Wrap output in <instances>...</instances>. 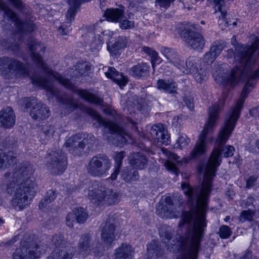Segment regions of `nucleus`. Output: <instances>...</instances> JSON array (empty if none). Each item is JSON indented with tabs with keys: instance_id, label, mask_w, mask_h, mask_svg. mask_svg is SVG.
I'll return each mask as SVG.
<instances>
[{
	"instance_id": "f257e3e1",
	"label": "nucleus",
	"mask_w": 259,
	"mask_h": 259,
	"mask_svg": "<svg viewBox=\"0 0 259 259\" xmlns=\"http://www.w3.org/2000/svg\"><path fill=\"white\" fill-rule=\"evenodd\" d=\"M239 114H230L226 117L222 126L218 139L217 147L212 151L205 168L204 181L201 187H191L184 183L182 188L187 197L190 211H184L179 224V227L187 228L185 236L179 235L173 237L175 231L169 227L161 228L159 235L165 244L167 250L176 252H198L201 238L207 224L205 214L208 200L211 189V181L215 175L217 167L222 161L221 155L229 157L233 155L235 148L230 145L223 146L231 136L239 117Z\"/></svg>"
},
{
	"instance_id": "f03ea898",
	"label": "nucleus",
	"mask_w": 259,
	"mask_h": 259,
	"mask_svg": "<svg viewBox=\"0 0 259 259\" xmlns=\"http://www.w3.org/2000/svg\"><path fill=\"white\" fill-rule=\"evenodd\" d=\"M255 51L256 48L253 45H239L235 47L234 55L236 64L224 80L227 84L233 87L241 79H245L246 83L231 113L241 112L245 99L254 88L256 80L259 79V67H256L255 60L252 57Z\"/></svg>"
},
{
	"instance_id": "7ed1b4c3",
	"label": "nucleus",
	"mask_w": 259,
	"mask_h": 259,
	"mask_svg": "<svg viewBox=\"0 0 259 259\" xmlns=\"http://www.w3.org/2000/svg\"><path fill=\"white\" fill-rule=\"evenodd\" d=\"M34 169L29 163H25L18 169L5 174L8 181L6 191L13 195L11 205L17 211H21L31 203L37 190V185L32 176Z\"/></svg>"
},
{
	"instance_id": "20e7f679",
	"label": "nucleus",
	"mask_w": 259,
	"mask_h": 259,
	"mask_svg": "<svg viewBox=\"0 0 259 259\" xmlns=\"http://www.w3.org/2000/svg\"><path fill=\"white\" fill-rule=\"evenodd\" d=\"M0 73L8 79L30 76L32 83L45 89L48 96L55 97L62 101L61 93L55 88L48 77L35 74L31 75L28 66L14 58H0Z\"/></svg>"
},
{
	"instance_id": "39448f33",
	"label": "nucleus",
	"mask_w": 259,
	"mask_h": 259,
	"mask_svg": "<svg viewBox=\"0 0 259 259\" xmlns=\"http://www.w3.org/2000/svg\"><path fill=\"white\" fill-rule=\"evenodd\" d=\"M96 126H103V132L108 141L116 146L125 144L129 136L122 126L120 121L112 116L103 117L101 114H89Z\"/></svg>"
},
{
	"instance_id": "423d86ee",
	"label": "nucleus",
	"mask_w": 259,
	"mask_h": 259,
	"mask_svg": "<svg viewBox=\"0 0 259 259\" xmlns=\"http://www.w3.org/2000/svg\"><path fill=\"white\" fill-rule=\"evenodd\" d=\"M27 46L29 48L30 55L33 62L39 68L44 71L47 75L52 76L59 83L65 86L66 88L71 89L73 84L69 79L64 78L60 74L54 73L50 69L42 60L40 53L45 52L46 46L40 41L34 38L30 37L27 40Z\"/></svg>"
},
{
	"instance_id": "0eeeda50",
	"label": "nucleus",
	"mask_w": 259,
	"mask_h": 259,
	"mask_svg": "<svg viewBox=\"0 0 259 259\" xmlns=\"http://www.w3.org/2000/svg\"><path fill=\"white\" fill-rule=\"evenodd\" d=\"M84 192L91 201L98 205L103 202L108 205H114L119 202L120 197V194L118 192L107 189L97 181L92 183L89 189L85 190Z\"/></svg>"
},
{
	"instance_id": "6e6552de",
	"label": "nucleus",
	"mask_w": 259,
	"mask_h": 259,
	"mask_svg": "<svg viewBox=\"0 0 259 259\" xmlns=\"http://www.w3.org/2000/svg\"><path fill=\"white\" fill-rule=\"evenodd\" d=\"M219 119V114H209L204 127L197 140L194 148L188 157L184 158L182 162L188 163L191 160H195L205 154L207 151V135L213 132Z\"/></svg>"
},
{
	"instance_id": "1a4fd4ad",
	"label": "nucleus",
	"mask_w": 259,
	"mask_h": 259,
	"mask_svg": "<svg viewBox=\"0 0 259 259\" xmlns=\"http://www.w3.org/2000/svg\"><path fill=\"white\" fill-rule=\"evenodd\" d=\"M0 9L4 12V18L14 23L19 36L18 41H22L24 38L23 35L27 34L34 31L35 25L31 21H22L18 18L16 14L7 7L6 4L0 0Z\"/></svg>"
},
{
	"instance_id": "9d476101",
	"label": "nucleus",
	"mask_w": 259,
	"mask_h": 259,
	"mask_svg": "<svg viewBox=\"0 0 259 259\" xmlns=\"http://www.w3.org/2000/svg\"><path fill=\"white\" fill-rule=\"evenodd\" d=\"M45 159V165L52 175H61L66 169L67 158L66 154L61 150L49 151Z\"/></svg>"
},
{
	"instance_id": "9b49d317",
	"label": "nucleus",
	"mask_w": 259,
	"mask_h": 259,
	"mask_svg": "<svg viewBox=\"0 0 259 259\" xmlns=\"http://www.w3.org/2000/svg\"><path fill=\"white\" fill-rule=\"evenodd\" d=\"M111 166L109 157L104 154H98L93 156L86 165L88 173L94 177L106 176Z\"/></svg>"
},
{
	"instance_id": "f8f14e48",
	"label": "nucleus",
	"mask_w": 259,
	"mask_h": 259,
	"mask_svg": "<svg viewBox=\"0 0 259 259\" xmlns=\"http://www.w3.org/2000/svg\"><path fill=\"white\" fill-rule=\"evenodd\" d=\"M144 139L153 141L154 143L168 145L170 137L162 124L148 125L146 127L145 133L140 135Z\"/></svg>"
},
{
	"instance_id": "ddd939ff",
	"label": "nucleus",
	"mask_w": 259,
	"mask_h": 259,
	"mask_svg": "<svg viewBox=\"0 0 259 259\" xmlns=\"http://www.w3.org/2000/svg\"><path fill=\"white\" fill-rule=\"evenodd\" d=\"M197 25H192L190 27L185 29L182 32V36L185 42L193 49L201 52L205 45L203 36L199 32H195Z\"/></svg>"
},
{
	"instance_id": "4468645a",
	"label": "nucleus",
	"mask_w": 259,
	"mask_h": 259,
	"mask_svg": "<svg viewBox=\"0 0 259 259\" xmlns=\"http://www.w3.org/2000/svg\"><path fill=\"white\" fill-rule=\"evenodd\" d=\"M91 0H68L70 6L66 14V22L62 23L58 28V31L62 35H68L72 30L71 23L80 5Z\"/></svg>"
},
{
	"instance_id": "2eb2a0df",
	"label": "nucleus",
	"mask_w": 259,
	"mask_h": 259,
	"mask_svg": "<svg viewBox=\"0 0 259 259\" xmlns=\"http://www.w3.org/2000/svg\"><path fill=\"white\" fill-rule=\"evenodd\" d=\"M44 252L45 250L35 242L28 246L21 242L20 247L13 253V259H37Z\"/></svg>"
},
{
	"instance_id": "dca6fc26",
	"label": "nucleus",
	"mask_w": 259,
	"mask_h": 259,
	"mask_svg": "<svg viewBox=\"0 0 259 259\" xmlns=\"http://www.w3.org/2000/svg\"><path fill=\"white\" fill-rule=\"evenodd\" d=\"M94 241L89 233L82 234L77 244L79 254L84 257L90 254H93L95 256H100L102 253L101 250L98 247H94Z\"/></svg>"
},
{
	"instance_id": "f3484780",
	"label": "nucleus",
	"mask_w": 259,
	"mask_h": 259,
	"mask_svg": "<svg viewBox=\"0 0 259 259\" xmlns=\"http://www.w3.org/2000/svg\"><path fill=\"white\" fill-rule=\"evenodd\" d=\"M21 111L29 113H48L49 109L45 104L38 102L34 97L24 98L19 101Z\"/></svg>"
},
{
	"instance_id": "a211bd4d",
	"label": "nucleus",
	"mask_w": 259,
	"mask_h": 259,
	"mask_svg": "<svg viewBox=\"0 0 259 259\" xmlns=\"http://www.w3.org/2000/svg\"><path fill=\"white\" fill-rule=\"evenodd\" d=\"M64 146L72 154H78L84 148V143L82 142V134H76L67 139Z\"/></svg>"
},
{
	"instance_id": "6ab92c4d",
	"label": "nucleus",
	"mask_w": 259,
	"mask_h": 259,
	"mask_svg": "<svg viewBox=\"0 0 259 259\" xmlns=\"http://www.w3.org/2000/svg\"><path fill=\"white\" fill-rule=\"evenodd\" d=\"M114 222V219H109L102 230V239L107 245H110L115 238Z\"/></svg>"
},
{
	"instance_id": "aec40b11",
	"label": "nucleus",
	"mask_w": 259,
	"mask_h": 259,
	"mask_svg": "<svg viewBox=\"0 0 259 259\" xmlns=\"http://www.w3.org/2000/svg\"><path fill=\"white\" fill-rule=\"evenodd\" d=\"M75 251L70 245L62 246L61 248H55L47 259H72Z\"/></svg>"
},
{
	"instance_id": "412c9836",
	"label": "nucleus",
	"mask_w": 259,
	"mask_h": 259,
	"mask_svg": "<svg viewBox=\"0 0 259 259\" xmlns=\"http://www.w3.org/2000/svg\"><path fill=\"white\" fill-rule=\"evenodd\" d=\"M91 69V66L87 62L78 64L71 76L74 80L79 82L88 80L90 76L89 71Z\"/></svg>"
},
{
	"instance_id": "4be33fe9",
	"label": "nucleus",
	"mask_w": 259,
	"mask_h": 259,
	"mask_svg": "<svg viewBox=\"0 0 259 259\" xmlns=\"http://www.w3.org/2000/svg\"><path fill=\"white\" fill-rule=\"evenodd\" d=\"M129 162L133 168L141 170L147 167L148 159L142 153H133L129 156Z\"/></svg>"
},
{
	"instance_id": "5701e85b",
	"label": "nucleus",
	"mask_w": 259,
	"mask_h": 259,
	"mask_svg": "<svg viewBox=\"0 0 259 259\" xmlns=\"http://www.w3.org/2000/svg\"><path fill=\"white\" fill-rule=\"evenodd\" d=\"M160 52L169 63L176 66L181 65L182 59L174 49L163 46L160 48Z\"/></svg>"
},
{
	"instance_id": "b1692460",
	"label": "nucleus",
	"mask_w": 259,
	"mask_h": 259,
	"mask_svg": "<svg viewBox=\"0 0 259 259\" xmlns=\"http://www.w3.org/2000/svg\"><path fill=\"white\" fill-rule=\"evenodd\" d=\"M150 66L142 62L133 66L130 70V74L136 78L147 77L149 74Z\"/></svg>"
},
{
	"instance_id": "393cba45",
	"label": "nucleus",
	"mask_w": 259,
	"mask_h": 259,
	"mask_svg": "<svg viewBox=\"0 0 259 259\" xmlns=\"http://www.w3.org/2000/svg\"><path fill=\"white\" fill-rule=\"evenodd\" d=\"M134 253V248L131 245L123 243L115 250L114 259H132Z\"/></svg>"
},
{
	"instance_id": "a878e982",
	"label": "nucleus",
	"mask_w": 259,
	"mask_h": 259,
	"mask_svg": "<svg viewBox=\"0 0 259 259\" xmlns=\"http://www.w3.org/2000/svg\"><path fill=\"white\" fill-rule=\"evenodd\" d=\"M124 10L123 6L119 8H110L107 9L104 12V16L109 22L117 23L123 18Z\"/></svg>"
},
{
	"instance_id": "bb28decb",
	"label": "nucleus",
	"mask_w": 259,
	"mask_h": 259,
	"mask_svg": "<svg viewBox=\"0 0 259 259\" xmlns=\"http://www.w3.org/2000/svg\"><path fill=\"white\" fill-rule=\"evenodd\" d=\"M105 75L107 77L116 82L120 88L125 86L127 82L126 78L123 76V74L119 73L114 67H109L107 71L105 72Z\"/></svg>"
},
{
	"instance_id": "cd10ccee",
	"label": "nucleus",
	"mask_w": 259,
	"mask_h": 259,
	"mask_svg": "<svg viewBox=\"0 0 259 259\" xmlns=\"http://www.w3.org/2000/svg\"><path fill=\"white\" fill-rule=\"evenodd\" d=\"M77 93L81 98L88 103L97 105H101L103 103L101 98L88 90L79 89Z\"/></svg>"
},
{
	"instance_id": "c85d7f7f",
	"label": "nucleus",
	"mask_w": 259,
	"mask_h": 259,
	"mask_svg": "<svg viewBox=\"0 0 259 259\" xmlns=\"http://www.w3.org/2000/svg\"><path fill=\"white\" fill-rule=\"evenodd\" d=\"M157 88L165 93L174 94L177 93V83L173 80L158 79L157 83Z\"/></svg>"
},
{
	"instance_id": "c756f323",
	"label": "nucleus",
	"mask_w": 259,
	"mask_h": 259,
	"mask_svg": "<svg viewBox=\"0 0 259 259\" xmlns=\"http://www.w3.org/2000/svg\"><path fill=\"white\" fill-rule=\"evenodd\" d=\"M157 214L162 218H172L177 217L179 212L175 209L169 208V206L164 205L163 203H159L156 207Z\"/></svg>"
},
{
	"instance_id": "7c9ffc66",
	"label": "nucleus",
	"mask_w": 259,
	"mask_h": 259,
	"mask_svg": "<svg viewBox=\"0 0 259 259\" xmlns=\"http://www.w3.org/2000/svg\"><path fill=\"white\" fill-rule=\"evenodd\" d=\"M127 44V40L125 36H119L113 44L107 45V49L112 56H116L119 55V50L124 48Z\"/></svg>"
},
{
	"instance_id": "2f4dec72",
	"label": "nucleus",
	"mask_w": 259,
	"mask_h": 259,
	"mask_svg": "<svg viewBox=\"0 0 259 259\" xmlns=\"http://www.w3.org/2000/svg\"><path fill=\"white\" fill-rule=\"evenodd\" d=\"M197 59L194 57H190L188 58L185 63V66H184V61L182 60L181 65H177V67L185 74H191L195 71L197 68L196 65Z\"/></svg>"
},
{
	"instance_id": "473e14b6",
	"label": "nucleus",
	"mask_w": 259,
	"mask_h": 259,
	"mask_svg": "<svg viewBox=\"0 0 259 259\" xmlns=\"http://www.w3.org/2000/svg\"><path fill=\"white\" fill-rule=\"evenodd\" d=\"M148 256L150 258L161 257L164 252V250L161 248L157 241L152 240L147 245Z\"/></svg>"
},
{
	"instance_id": "72a5a7b5",
	"label": "nucleus",
	"mask_w": 259,
	"mask_h": 259,
	"mask_svg": "<svg viewBox=\"0 0 259 259\" xmlns=\"http://www.w3.org/2000/svg\"><path fill=\"white\" fill-rule=\"evenodd\" d=\"M121 178L125 182H131L139 179V174L137 170L131 168H126L122 170Z\"/></svg>"
},
{
	"instance_id": "f704fd0d",
	"label": "nucleus",
	"mask_w": 259,
	"mask_h": 259,
	"mask_svg": "<svg viewBox=\"0 0 259 259\" xmlns=\"http://www.w3.org/2000/svg\"><path fill=\"white\" fill-rule=\"evenodd\" d=\"M15 114H0V126L10 128L14 126L15 123Z\"/></svg>"
},
{
	"instance_id": "c9c22d12",
	"label": "nucleus",
	"mask_w": 259,
	"mask_h": 259,
	"mask_svg": "<svg viewBox=\"0 0 259 259\" xmlns=\"http://www.w3.org/2000/svg\"><path fill=\"white\" fill-rule=\"evenodd\" d=\"M142 51L151 58L152 66L153 68H155L156 64H159L161 62L162 59L158 56V54L155 50L149 47H143Z\"/></svg>"
},
{
	"instance_id": "e433bc0d",
	"label": "nucleus",
	"mask_w": 259,
	"mask_h": 259,
	"mask_svg": "<svg viewBox=\"0 0 259 259\" xmlns=\"http://www.w3.org/2000/svg\"><path fill=\"white\" fill-rule=\"evenodd\" d=\"M57 194L55 191L49 190L47 191L45 198L42 199L39 204V208L42 209L46 207H49L50 204L56 198Z\"/></svg>"
},
{
	"instance_id": "4c0bfd02",
	"label": "nucleus",
	"mask_w": 259,
	"mask_h": 259,
	"mask_svg": "<svg viewBox=\"0 0 259 259\" xmlns=\"http://www.w3.org/2000/svg\"><path fill=\"white\" fill-rule=\"evenodd\" d=\"M195 79L199 83H202L207 78L209 73L208 70L204 68H201L199 70H197L191 73Z\"/></svg>"
},
{
	"instance_id": "58836bf2",
	"label": "nucleus",
	"mask_w": 259,
	"mask_h": 259,
	"mask_svg": "<svg viewBox=\"0 0 259 259\" xmlns=\"http://www.w3.org/2000/svg\"><path fill=\"white\" fill-rule=\"evenodd\" d=\"M12 153L9 152L6 154L3 150L0 149V169L2 168L4 165H6L7 164H11L14 162L13 156Z\"/></svg>"
},
{
	"instance_id": "ea45409f",
	"label": "nucleus",
	"mask_w": 259,
	"mask_h": 259,
	"mask_svg": "<svg viewBox=\"0 0 259 259\" xmlns=\"http://www.w3.org/2000/svg\"><path fill=\"white\" fill-rule=\"evenodd\" d=\"M77 223H83L88 218V213L83 208H77L74 210Z\"/></svg>"
},
{
	"instance_id": "a19ab883",
	"label": "nucleus",
	"mask_w": 259,
	"mask_h": 259,
	"mask_svg": "<svg viewBox=\"0 0 259 259\" xmlns=\"http://www.w3.org/2000/svg\"><path fill=\"white\" fill-rule=\"evenodd\" d=\"M52 243L55 246V248H61L62 246H68L67 241L64 239L62 234H57L52 236Z\"/></svg>"
},
{
	"instance_id": "79ce46f5",
	"label": "nucleus",
	"mask_w": 259,
	"mask_h": 259,
	"mask_svg": "<svg viewBox=\"0 0 259 259\" xmlns=\"http://www.w3.org/2000/svg\"><path fill=\"white\" fill-rule=\"evenodd\" d=\"M104 43V39L101 34H98V37L97 36L95 37L94 40L90 44V47L91 51L94 52L96 50H98L101 48L102 45Z\"/></svg>"
},
{
	"instance_id": "37998d69",
	"label": "nucleus",
	"mask_w": 259,
	"mask_h": 259,
	"mask_svg": "<svg viewBox=\"0 0 259 259\" xmlns=\"http://www.w3.org/2000/svg\"><path fill=\"white\" fill-rule=\"evenodd\" d=\"M223 49L221 41H216L212 44L209 52L211 54V56H213V57L217 58L221 54Z\"/></svg>"
},
{
	"instance_id": "c03bdc74",
	"label": "nucleus",
	"mask_w": 259,
	"mask_h": 259,
	"mask_svg": "<svg viewBox=\"0 0 259 259\" xmlns=\"http://www.w3.org/2000/svg\"><path fill=\"white\" fill-rule=\"evenodd\" d=\"M190 142V139L185 135H180L175 145V148L182 149L188 145Z\"/></svg>"
},
{
	"instance_id": "a18cd8bd",
	"label": "nucleus",
	"mask_w": 259,
	"mask_h": 259,
	"mask_svg": "<svg viewBox=\"0 0 259 259\" xmlns=\"http://www.w3.org/2000/svg\"><path fill=\"white\" fill-rule=\"evenodd\" d=\"M214 8L215 9V13L219 11L221 13L222 19L225 21V17L226 15V12L223 10V6L224 4V0H213Z\"/></svg>"
},
{
	"instance_id": "49530a36",
	"label": "nucleus",
	"mask_w": 259,
	"mask_h": 259,
	"mask_svg": "<svg viewBox=\"0 0 259 259\" xmlns=\"http://www.w3.org/2000/svg\"><path fill=\"white\" fill-rule=\"evenodd\" d=\"M0 45L3 46L5 49L14 51L15 53H17L20 49L19 44H18L17 42L15 43L14 42L13 44H10L8 42L1 40L0 41Z\"/></svg>"
},
{
	"instance_id": "de8ad7c7",
	"label": "nucleus",
	"mask_w": 259,
	"mask_h": 259,
	"mask_svg": "<svg viewBox=\"0 0 259 259\" xmlns=\"http://www.w3.org/2000/svg\"><path fill=\"white\" fill-rule=\"evenodd\" d=\"M219 233L221 238L226 239L231 236L232 231L228 226L223 225L220 228Z\"/></svg>"
},
{
	"instance_id": "09e8293b",
	"label": "nucleus",
	"mask_w": 259,
	"mask_h": 259,
	"mask_svg": "<svg viewBox=\"0 0 259 259\" xmlns=\"http://www.w3.org/2000/svg\"><path fill=\"white\" fill-rule=\"evenodd\" d=\"M119 23V27L121 29H131L134 27V22L128 20L126 19H121L118 22Z\"/></svg>"
},
{
	"instance_id": "8fccbe9b",
	"label": "nucleus",
	"mask_w": 259,
	"mask_h": 259,
	"mask_svg": "<svg viewBox=\"0 0 259 259\" xmlns=\"http://www.w3.org/2000/svg\"><path fill=\"white\" fill-rule=\"evenodd\" d=\"M96 141V138L92 135L87 134H82V142L84 143V146L87 145L89 147L92 146Z\"/></svg>"
},
{
	"instance_id": "3c124183",
	"label": "nucleus",
	"mask_w": 259,
	"mask_h": 259,
	"mask_svg": "<svg viewBox=\"0 0 259 259\" xmlns=\"http://www.w3.org/2000/svg\"><path fill=\"white\" fill-rule=\"evenodd\" d=\"M125 156V152L121 151L117 152L114 156V159L115 162L114 167L120 168L122 165V160Z\"/></svg>"
},
{
	"instance_id": "603ef678",
	"label": "nucleus",
	"mask_w": 259,
	"mask_h": 259,
	"mask_svg": "<svg viewBox=\"0 0 259 259\" xmlns=\"http://www.w3.org/2000/svg\"><path fill=\"white\" fill-rule=\"evenodd\" d=\"M254 212L250 210L243 211L240 217V221L241 222H244L245 221H251L253 219Z\"/></svg>"
},
{
	"instance_id": "864d4df0",
	"label": "nucleus",
	"mask_w": 259,
	"mask_h": 259,
	"mask_svg": "<svg viewBox=\"0 0 259 259\" xmlns=\"http://www.w3.org/2000/svg\"><path fill=\"white\" fill-rule=\"evenodd\" d=\"M175 0H156V4L161 10H166Z\"/></svg>"
},
{
	"instance_id": "5fc2aeb1",
	"label": "nucleus",
	"mask_w": 259,
	"mask_h": 259,
	"mask_svg": "<svg viewBox=\"0 0 259 259\" xmlns=\"http://www.w3.org/2000/svg\"><path fill=\"white\" fill-rule=\"evenodd\" d=\"M66 224L67 225L70 227L72 228L73 226V223L76 221L75 214L74 213V211L73 212H69L66 218Z\"/></svg>"
},
{
	"instance_id": "6e6d98bb",
	"label": "nucleus",
	"mask_w": 259,
	"mask_h": 259,
	"mask_svg": "<svg viewBox=\"0 0 259 259\" xmlns=\"http://www.w3.org/2000/svg\"><path fill=\"white\" fill-rule=\"evenodd\" d=\"M166 168L169 171L172 172L176 175L179 173V169L177 167L176 164L170 160L166 161L165 163Z\"/></svg>"
},
{
	"instance_id": "4d7b16f0",
	"label": "nucleus",
	"mask_w": 259,
	"mask_h": 259,
	"mask_svg": "<svg viewBox=\"0 0 259 259\" xmlns=\"http://www.w3.org/2000/svg\"><path fill=\"white\" fill-rule=\"evenodd\" d=\"M162 152L169 159V160H174L176 161H179V160L180 159L179 156L177 155L175 153L167 150V149H162Z\"/></svg>"
},
{
	"instance_id": "13d9d810",
	"label": "nucleus",
	"mask_w": 259,
	"mask_h": 259,
	"mask_svg": "<svg viewBox=\"0 0 259 259\" xmlns=\"http://www.w3.org/2000/svg\"><path fill=\"white\" fill-rule=\"evenodd\" d=\"M220 102L221 105L218 103H215L212 105V106L209 108V111L208 113H219V112H220L221 111V109L222 108L223 105L222 102Z\"/></svg>"
},
{
	"instance_id": "bf43d9fd",
	"label": "nucleus",
	"mask_w": 259,
	"mask_h": 259,
	"mask_svg": "<svg viewBox=\"0 0 259 259\" xmlns=\"http://www.w3.org/2000/svg\"><path fill=\"white\" fill-rule=\"evenodd\" d=\"M185 103L190 110V111H193L194 109V99L191 96H187L185 97Z\"/></svg>"
},
{
	"instance_id": "052dcab7",
	"label": "nucleus",
	"mask_w": 259,
	"mask_h": 259,
	"mask_svg": "<svg viewBox=\"0 0 259 259\" xmlns=\"http://www.w3.org/2000/svg\"><path fill=\"white\" fill-rule=\"evenodd\" d=\"M257 177L252 176L249 177L246 181V187L248 189L251 188L254 186L256 183Z\"/></svg>"
},
{
	"instance_id": "680f3d73",
	"label": "nucleus",
	"mask_w": 259,
	"mask_h": 259,
	"mask_svg": "<svg viewBox=\"0 0 259 259\" xmlns=\"http://www.w3.org/2000/svg\"><path fill=\"white\" fill-rule=\"evenodd\" d=\"M215 57H213V56H211V54H210L209 52L206 53L203 58V62L207 64H211L214 59H215Z\"/></svg>"
},
{
	"instance_id": "e2e57ef3",
	"label": "nucleus",
	"mask_w": 259,
	"mask_h": 259,
	"mask_svg": "<svg viewBox=\"0 0 259 259\" xmlns=\"http://www.w3.org/2000/svg\"><path fill=\"white\" fill-rule=\"evenodd\" d=\"M43 132L46 136L50 137L54 134L55 128L53 126L48 125L43 128Z\"/></svg>"
},
{
	"instance_id": "0e129e2a",
	"label": "nucleus",
	"mask_w": 259,
	"mask_h": 259,
	"mask_svg": "<svg viewBox=\"0 0 259 259\" xmlns=\"http://www.w3.org/2000/svg\"><path fill=\"white\" fill-rule=\"evenodd\" d=\"M103 21L104 20L100 21V22L97 23L94 26L95 33H97V35L98 34H100V33L103 35L106 34L105 32H106V31L103 30L102 28H101V26H100V25L103 22Z\"/></svg>"
},
{
	"instance_id": "69168bd1",
	"label": "nucleus",
	"mask_w": 259,
	"mask_h": 259,
	"mask_svg": "<svg viewBox=\"0 0 259 259\" xmlns=\"http://www.w3.org/2000/svg\"><path fill=\"white\" fill-rule=\"evenodd\" d=\"M16 8L21 10L23 8V4L20 0H8Z\"/></svg>"
},
{
	"instance_id": "338daca9",
	"label": "nucleus",
	"mask_w": 259,
	"mask_h": 259,
	"mask_svg": "<svg viewBox=\"0 0 259 259\" xmlns=\"http://www.w3.org/2000/svg\"><path fill=\"white\" fill-rule=\"evenodd\" d=\"M164 203V205L169 206V208H171V209H175V210H177L176 207L174 206L172 199L170 197H166L165 199Z\"/></svg>"
},
{
	"instance_id": "774afa93",
	"label": "nucleus",
	"mask_w": 259,
	"mask_h": 259,
	"mask_svg": "<svg viewBox=\"0 0 259 259\" xmlns=\"http://www.w3.org/2000/svg\"><path fill=\"white\" fill-rule=\"evenodd\" d=\"M125 124H131L132 126H135L138 124V121L132 119L129 117H126L124 120Z\"/></svg>"
}]
</instances>
